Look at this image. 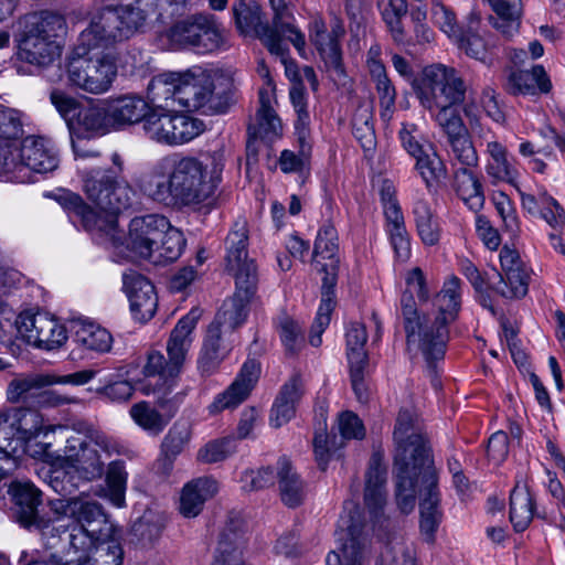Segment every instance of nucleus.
Wrapping results in <instances>:
<instances>
[{
  "label": "nucleus",
  "mask_w": 565,
  "mask_h": 565,
  "mask_svg": "<svg viewBox=\"0 0 565 565\" xmlns=\"http://www.w3.org/2000/svg\"><path fill=\"white\" fill-rule=\"evenodd\" d=\"M232 79L222 72L163 73L151 79L147 88L150 108L142 130L151 141L169 146L175 106L204 115L224 113L230 104Z\"/></svg>",
  "instance_id": "obj_1"
},
{
  "label": "nucleus",
  "mask_w": 565,
  "mask_h": 565,
  "mask_svg": "<svg viewBox=\"0 0 565 565\" xmlns=\"http://www.w3.org/2000/svg\"><path fill=\"white\" fill-rule=\"evenodd\" d=\"M65 438L63 454L45 456L51 460L50 487L57 493L70 494L79 481L92 482L106 475V488L102 497L114 507L124 508L128 473L124 461H109L119 452L117 443L97 429L76 430L62 434Z\"/></svg>",
  "instance_id": "obj_2"
},
{
  "label": "nucleus",
  "mask_w": 565,
  "mask_h": 565,
  "mask_svg": "<svg viewBox=\"0 0 565 565\" xmlns=\"http://www.w3.org/2000/svg\"><path fill=\"white\" fill-rule=\"evenodd\" d=\"M224 167L221 149L200 157L171 153L158 159L136 185L143 196L163 206H196L215 194Z\"/></svg>",
  "instance_id": "obj_3"
},
{
  "label": "nucleus",
  "mask_w": 565,
  "mask_h": 565,
  "mask_svg": "<svg viewBox=\"0 0 565 565\" xmlns=\"http://www.w3.org/2000/svg\"><path fill=\"white\" fill-rule=\"evenodd\" d=\"M60 202L70 218L78 221L98 244L111 250L116 262L135 258L149 260L152 249L169 227L166 216L148 214L132 218L126 235L118 226L117 214L120 211H97L73 192L62 195Z\"/></svg>",
  "instance_id": "obj_4"
},
{
  "label": "nucleus",
  "mask_w": 565,
  "mask_h": 565,
  "mask_svg": "<svg viewBox=\"0 0 565 565\" xmlns=\"http://www.w3.org/2000/svg\"><path fill=\"white\" fill-rule=\"evenodd\" d=\"M100 10L81 31L66 67L68 84L92 95L109 92L118 76L115 46L128 38Z\"/></svg>",
  "instance_id": "obj_5"
},
{
  "label": "nucleus",
  "mask_w": 565,
  "mask_h": 565,
  "mask_svg": "<svg viewBox=\"0 0 565 565\" xmlns=\"http://www.w3.org/2000/svg\"><path fill=\"white\" fill-rule=\"evenodd\" d=\"M393 436L396 504L402 513L408 514L415 508L413 473L431 469L434 465L413 409L398 412Z\"/></svg>",
  "instance_id": "obj_6"
},
{
  "label": "nucleus",
  "mask_w": 565,
  "mask_h": 565,
  "mask_svg": "<svg viewBox=\"0 0 565 565\" xmlns=\"http://www.w3.org/2000/svg\"><path fill=\"white\" fill-rule=\"evenodd\" d=\"M248 228L244 218L237 220L226 237V268L234 276L236 290L225 300L211 326L224 333L242 326L248 315V303L257 281L256 265L247 253Z\"/></svg>",
  "instance_id": "obj_7"
},
{
  "label": "nucleus",
  "mask_w": 565,
  "mask_h": 565,
  "mask_svg": "<svg viewBox=\"0 0 565 565\" xmlns=\"http://www.w3.org/2000/svg\"><path fill=\"white\" fill-rule=\"evenodd\" d=\"M461 302V281L456 276H449L434 297L433 312L424 315L422 324L408 327V350L422 353L431 370L434 363L445 355L449 338L448 327L458 319Z\"/></svg>",
  "instance_id": "obj_8"
},
{
  "label": "nucleus",
  "mask_w": 565,
  "mask_h": 565,
  "mask_svg": "<svg viewBox=\"0 0 565 565\" xmlns=\"http://www.w3.org/2000/svg\"><path fill=\"white\" fill-rule=\"evenodd\" d=\"M198 309L191 310L179 320L167 342V358L159 351L150 352L142 367L145 379L139 381L138 390L145 395L153 394L160 407L164 408L178 376L182 372L191 348V333L199 320Z\"/></svg>",
  "instance_id": "obj_9"
},
{
  "label": "nucleus",
  "mask_w": 565,
  "mask_h": 565,
  "mask_svg": "<svg viewBox=\"0 0 565 565\" xmlns=\"http://www.w3.org/2000/svg\"><path fill=\"white\" fill-rule=\"evenodd\" d=\"M19 25L17 43L20 61L44 68L60 57V39L67 31L62 14L52 11L29 13L20 20Z\"/></svg>",
  "instance_id": "obj_10"
},
{
  "label": "nucleus",
  "mask_w": 565,
  "mask_h": 565,
  "mask_svg": "<svg viewBox=\"0 0 565 565\" xmlns=\"http://www.w3.org/2000/svg\"><path fill=\"white\" fill-rule=\"evenodd\" d=\"M54 145L44 137L28 136L22 141L0 146V179L26 183L31 172L47 173L58 166Z\"/></svg>",
  "instance_id": "obj_11"
},
{
  "label": "nucleus",
  "mask_w": 565,
  "mask_h": 565,
  "mask_svg": "<svg viewBox=\"0 0 565 565\" xmlns=\"http://www.w3.org/2000/svg\"><path fill=\"white\" fill-rule=\"evenodd\" d=\"M419 103L429 111L435 108L459 106L466 99L467 85L459 72L441 63L426 66L413 81Z\"/></svg>",
  "instance_id": "obj_12"
},
{
  "label": "nucleus",
  "mask_w": 565,
  "mask_h": 565,
  "mask_svg": "<svg viewBox=\"0 0 565 565\" xmlns=\"http://www.w3.org/2000/svg\"><path fill=\"white\" fill-rule=\"evenodd\" d=\"M114 168H94L82 174L83 190L97 211H124L132 203L134 190L121 177L119 154H113Z\"/></svg>",
  "instance_id": "obj_13"
},
{
  "label": "nucleus",
  "mask_w": 565,
  "mask_h": 565,
  "mask_svg": "<svg viewBox=\"0 0 565 565\" xmlns=\"http://www.w3.org/2000/svg\"><path fill=\"white\" fill-rule=\"evenodd\" d=\"M56 431L62 435L68 429L62 425H44L42 415L33 408H13L0 414V454H4V465L11 470L17 467L13 455L22 443Z\"/></svg>",
  "instance_id": "obj_14"
},
{
  "label": "nucleus",
  "mask_w": 565,
  "mask_h": 565,
  "mask_svg": "<svg viewBox=\"0 0 565 565\" xmlns=\"http://www.w3.org/2000/svg\"><path fill=\"white\" fill-rule=\"evenodd\" d=\"M41 531L44 539L58 537L63 542L61 555L47 550H33L30 553L49 554L52 556L50 563L54 565H87L97 547L113 539L86 531V527L79 525L52 523L45 524L41 527ZM24 552L28 553L26 551Z\"/></svg>",
  "instance_id": "obj_15"
},
{
  "label": "nucleus",
  "mask_w": 565,
  "mask_h": 565,
  "mask_svg": "<svg viewBox=\"0 0 565 565\" xmlns=\"http://www.w3.org/2000/svg\"><path fill=\"white\" fill-rule=\"evenodd\" d=\"M185 0H136L130 4L107 7L103 11L108 15L109 22H114L129 39L146 22L156 17L164 22L184 9Z\"/></svg>",
  "instance_id": "obj_16"
},
{
  "label": "nucleus",
  "mask_w": 565,
  "mask_h": 565,
  "mask_svg": "<svg viewBox=\"0 0 565 565\" xmlns=\"http://www.w3.org/2000/svg\"><path fill=\"white\" fill-rule=\"evenodd\" d=\"M370 526L353 515H342L337 530L338 550L330 551L326 565H369L371 556Z\"/></svg>",
  "instance_id": "obj_17"
},
{
  "label": "nucleus",
  "mask_w": 565,
  "mask_h": 565,
  "mask_svg": "<svg viewBox=\"0 0 565 565\" xmlns=\"http://www.w3.org/2000/svg\"><path fill=\"white\" fill-rule=\"evenodd\" d=\"M167 36L177 47H191L198 53L217 50L223 41L217 25L206 15L198 14L178 20Z\"/></svg>",
  "instance_id": "obj_18"
},
{
  "label": "nucleus",
  "mask_w": 565,
  "mask_h": 565,
  "mask_svg": "<svg viewBox=\"0 0 565 565\" xmlns=\"http://www.w3.org/2000/svg\"><path fill=\"white\" fill-rule=\"evenodd\" d=\"M50 510L58 518L72 520L70 525L86 527V531L95 532L109 537L115 536V526L107 519L103 507L83 497L61 498L50 501Z\"/></svg>",
  "instance_id": "obj_19"
},
{
  "label": "nucleus",
  "mask_w": 565,
  "mask_h": 565,
  "mask_svg": "<svg viewBox=\"0 0 565 565\" xmlns=\"http://www.w3.org/2000/svg\"><path fill=\"white\" fill-rule=\"evenodd\" d=\"M386 477L387 471L383 463L382 456L374 454L365 473L363 500L371 519L372 531L380 537H382L391 526V521L384 513L387 502Z\"/></svg>",
  "instance_id": "obj_20"
},
{
  "label": "nucleus",
  "mask_w": 565,
  "mask_h": 565,
  "mask_svg": "<svg viewBox=\"0 0 565 565\" xmlns=\"http://www.w3.org/2000/svg\"><path fill=\"white\" fill-rule=\"evenodd\" d=\"M233 14L238 31L244 35H255L274 55H284L282 36L274 24L263 22L262 9L256 3L237 0Z\"/></svg>",
  "instance_id": "obj_21"
},
{
  "label": "nucleus",
  "mask_w": 565,
  "mask_h": 565,
  "mask_svg": "<svg viewBox=\"0 0 565 565\" xmlns=\"http://www.w3.org/2000/svg\"><path fill=\"white\" fill-rule=\"evenodd\" d=\"M415 495L419 493L420 531L426 542L431 543L441 520L438 508L437 475L435 468L413 473Z\"/></svg>",
  "instance_id": "obj_22"
},
{
  "label": "nucleus",
  "mask_w": 565,
  "mask_h": 565,
  "mask_svg": "<svg viewBox=\"0 0 565 565\" xmlns=\"http://www.w3.org/2000/svg\"><path fill=\"white\" fill-rule=\"evenodd\" d=\"M499 257L502 271H495L488 279L489 288L508 299L524 297L527 292L526 273L518 252L504 246Z\"/></svg>",
  "instance_id": "obj_23"
},
{
  "label": "nucleus",
  "mask_w": 565,
  "mask_h": 565,
  "mask_svg": "<svg viewBox=\"0 0 565 565\" xmlns=\"http://www.w3.org/2000/svg\"><path fill=\"white\" fill-rule=\"evenodd\" d=\"M345 30L343 23L334 19L330 30H327L326 23L321 19H315L310 23L309 39L319 52L328 70H333L339 74L343 73L342 50L340 41L344 36Z\"/></svg>",
  "instance_id": "obj_24"
},
{
  "label": "nucleus",
  "mask_w": 565,
  "mask_h": 565,
  "mask_svg": "<svg viewBox=\"0 0 565 565\" xmlns=\"http://www.w3.org/2000/svg\"><path fill=\"white\" fill-rule=\"evenodd\" d=\"M72 350L70 358L74 361L84 360L93 353H107L113 347V337L108 330L99 324L77 320L72 328Z\"/></svg>",
  "instance_id": "obj_25"
},
{
  "label": "nucleus",
  "mask_w": 565,
  "mask_h": 565,
  "mask_svg": "<svg viewBox=\"0 0 565 565\" xmlns=\"http://www.w3.org/2000/svg\"><path fill=\"white\" fill-rule=\"evenodd\" d=\"M478 136L484 139V173L489 182L493 185L508 183L516 186L520 172L508 147L495 138L486 139L481 132Z\"/></svg>",
  "instance_id": "obj_26"
},
{
  "label": "nucleus",
  "mask_w": 565,
  "mask_h": 565,
  "mask_svg": "<svg viewBox=\"0 0 565 565\" xmlns=\"http://www.w3.org/2000/svg\"><path fill=\"white\" fill-rule=\"evenodd\" d=\"M122 285L136 319L140 321L151 319L158 306L153 285L146 277L134 270L124 273Z\"/></svg>",
  "instance_id": "obj_27"
},
{
  "label": "nucleus",
  "mask_w": 565,
  "mask_h": 565,
  "mask_svg": "<svg viewBox=\"0 0 565 565\" xmlns=\"http://www.w3.org/2000/svg\"><path fill=\"white\" fill-rule=\"evenodd\" d=\"M49 385H52L51 375H20L13 379L8 385L7 396L12 403L24 402L33 397H39L41 403L52 406L68 403L66 397L56 395L51 391H42V388Z\"/></svg>",
  "instance_id": "obj_28"
},
{
  "label": "nucleus",
  "mask_w": 565,
  "mask_h": 565,
  "mask_svg": "<svg viewBox=\"0 0 565 565\" xmlns=\"http://www.w3.org/2000/svg\"><path fill=\"white\" fill-rule=\"evenodd\" d=\"M259 373L260 367L258 362L256 360H247L231 386L218 394L210 404V414H217L224 409L234 408L243 403L256 384Z\"/></svg>",
  "instance_id": "obj_29"
},
{
  "label": "nucleus",
  "mask_w": 565,
  "mask_h": 565,
  "mask_svg": "<svg viewBox=\"0 0 565 565\" xmlns=\"http://www.w3.org/2000/svg\"><path fill=\"white\" fill-rule=\"evenodd\" d=\"M243 522L231 520L220 535L213 565H246L242 558L245 546Z\"/></svg>",
  "instance_id": "obj_30"
},
{
  "label": "nucleus",
  "mask_w": 565,
  "mask_h": 565,
  "mask_svg": "<svg viewBox=\"0 0 565 565\" xmlns=\"http://www.w3.org/2000/svg\"><path fill=\"white\" fill-rule=\"evenodd\" d=\"M108 120L111 128L145 121L150 108V100L135 95H125L107 103Z\"/></svg>",
  "instance_id": "obj_31"
},
{
  "label": "nucleus",
  "mask_w": 565,
  "mask_h": 565,
  "mask_svg": "<svg viewBox=\"0 0 565 565\" xmlns=\"http://www.w3.org/2000/svg\"><path fill=\"white\" fill-rule=\"evenodd\" d=\"M274 102V88L269 84L259 89V108L256 114V122L249 127V131L255 137L273 141L281 136L282 122L273 108Z\"/></svg>",
  "instance_id": "obj_32"
},
{
  "label": "nucleus",
  "mask_w": 565,
  "mask_h": 565,
  "mask_svg": "<svg viewBox=\"0 0 565 565\" xmlns=\"http://www.w3.org/2000/svg\"><path fill=\"white\" fill-rule=\"evenodd\" d=\"M217 490V482L211 478H199L186 483L180 497V513L185 518L196 516L205 501L213 498Z\"/></svg>",
  "instance_id": "obj_33"
},
{
  "label": "nucleus",
  "mask_w": 565,
  "mask_h": 565,
  "mask_svg": "<svg viewBox=\"0 0 565 565\" xmlns=\"http://www.w3.org/2000/svg\"><path fill=\"white\" fill-rule=\"evenodd\" d=\"M224 332L217 326H210L198 360V367L202 375L214 373L222 361L232 350V345L223 341Z\"/></svg>",
  "instance_id": "obj_34"
},
{
  "label": "nucleus",
  "mask_w": 565,
  "mask_h": 565,
  "mask_svg": "<svg viewBox=\"0 0 565 565\" xmlns=\"http://www.w3.org/2000/svg\"><path fill=\"white\" fill-rule=\"evenodd\" d=\"M479 21L480 17L471 13L468 19L467 31L460 34V39L455 41V44L469 57L484 64H490L492 61L491 49L494 46V42L490 35L486 36L473 32Z\"/></svg>",
  "instance_id": "obj_35"
},
{
  "label": "nucleus",
  "mask_w": 565,
  "mask_h": 565,
  "mask_svg": "<svg viewBox=\"0 0 565 565\" xmlns=\"http://www.w3.org/2000/svg\"><path fill=\"white\" fill-rule=\"evenodd\" d=\"M452 188L463 203L472 211H479L484 203L482 184L472 168L456 167L452 171Z\"/></svg>",
  "instance_id": "obj_36"
},
{
  "label": "nucleus",
  "mask_w": 565,
  "mask_h": 565,
  "mask_svg": "<svg viewBox=\"0 0 565 565\" xmlns=\"http://www.w3.org/2000/svg\"><path fill=\"white\" fill-rule=\"evenodd\" d=\"M9 492L13 501L20 507V520L24 526L38 524V505L41 502V492L29 481H13Z\"/></svg>",
  "instance_id": "obj_37"
},
{
  "label": "nucleus",
  "mask_w": 565,
  "mask_h": 565,
  "mask_svg": "<svg viewBox=\"0 0 565 565\" xmlns=\"http://www.w3.org/2000/svg\"><path fill=\"white\" fill-rule=\"evenodd\" d=\"M497 18L491 19L495 28L507 39L519 32L521 18V0H488Z\"/></svg>",
  "instance_id": "obj_38"
},
{
  "label": "nucleus",
  "mask_w": 565,
  "mask_h": 565,
  "mask_svg": "<svg viewBox=\"0 0 565 565\" xmlns=\"http://www.w3.org/2000/svg\"><path fill=\"white\" fill-rule=\"evenodd\" d=\"M534 515V501L526 484L518 482L510 495V521L516 532L530 525Z\"/></svg>",
  "instance_id": "obj_39"
},
{
  "label": "nucleus",
  "mask_w": 565,
  "mask_h": 565,
  "mask_svg": "<svg viewBox=\"0 0 565 565\" xmlns=\"http://www.w3.org/2000/svg\"><path fill=\"white\" fill-rule=\"evenodd\" d=\"M413 214L422 242L428 246L436 245L440 238V226L423 194L415 199Z\"/></svg>",
  "instance_id": "obj_40"
},
{
  "label": "nucleus",
  "mask_w": 565,
  "mask_h": 565,
  "mask_svg": "<svg viewBox=\"0 0 565 565\" xmlns=\"http://www.w3.org/2000/svg\"><path fill=\"white\" fill-rule=\"evenodd\" d=\"M129 415L139 428L149 435L158 436L167 427L173 414L167 416L150 402L141 401L130 407Z\"/></svg>",
  "instance_id": "obj_41"
},
{
  "label": "nucleus",
  "mask_w": 565,
  "mask_h": 565,
  "mask_svg": "<svg viewBox=\"0 0 565 565\" xmlns=\"http://www.w3.org/2000/svg\"><path fill=\"white\" fill-rule=\"evenodd\" d=\"M377 8L392 40L397 44L406 42L402 19L408 11L407 0H379Z\"/></svg>",
  "instance_id": "obj_42"
},
{
  "label": "nucleus",
  "mask_w": 565,
  "mask_h": 565,
  "mask_svg": "<svg viewBox=\"0 0 565 565\" xmlns=\"http://www.w3.org/2000/svg\"><path fill=\"white\" fill-rule=\"evenodd\" d=\"M274 11L273 24L281 36L289 40L300 55L306 49L305 34L296 26L295 18L286 9L285 0H269Z\"/></svg>",
  "instance_id": "obj_43"
},
{
  "label": "nucleus",
  "mask_w": 565,
  "mask_h": 565,
  "mask_svg": "<svg viewBox=\"0 0 565 565\" xmlns=\"http://www.w3.org/2000/svg\"><path fill=\"white\" fill-rule=\"evenodd\" d=\"M185 246L183 234L175 227L169 224V227L163 232L158 241V245L152 249V255L149 258L154 265H163L177 260Z\"/></svg>",
  "instance_id": "obj_44"
},
{
  "label": "nucleus",
  "mask_w": 565,
  "mask_h": 565,
  "mask_svg": "<svg viewBox=\"0 0 565 565\" xmlns=\"http://www.w3.org/2000/svg\"><path fill=\"white\" fill-rule=\"evenodd\" d=\"M278 477L282 502L290 508L299 505L305 495L303 486L286 458L278 461Z\"/></svg>",
  "instance_id": "obj_45"
},
{
  "label": "nucleus",
  "mask_w": 565,
  "mask_h": 565,
  "mask_svg": "<svg viewBox=\"0 0 565 565\" xmlns=\"http://www.w3.org/2000/svg\"><path fill=\"white\" fill-rule=\"evenodd\" d=\"M175 134L170 135L169 147L188 143L204 131V124L198 118L185 115L179 106H175L172 127Z\"/></svg>",
  "instance_id": "obj_46"
},
{
  "label": "nucleus",
  "mask_w": 565,
  "mask_h": 565,
  "mask_svg": "<svg viewBox=\"0 0 565 565\" xmlns=\"http://www.w3.org/2000/svg\"><path fill=\"white\" fill-rule=\"evenodd\" d=\"M510 85L513 93L521 94H534L535 88L543 93H547L551 89V82L541 65L534 66L531 71L513 73L510 76Z\"/></svg>",
  "instance_id": "obj_47"
},
{
  "label": "nucleus",
  "mask_w": 565,
  "mask_h": 565,
  "mask_svg": "<svg viewBox=\"0 0 565 565\" xmlns=\"http://www.w3.org/2000/svg\"><path fill=\"white\" fill-rule=\"evenodd\" d=\"M415 169L424 181L428 191L447 175V167L439 154L431 148V152H422L414 158Z\"/></svg>",
  "instance_id": "obj_48"
},
{
  "label": "nucleus",
  "mask_w": 565,
  "mask_h": 565,
  "mask_svg": "<svg viewBox=\"0 0 565 565\" xmlns=\"http://www.w3.org/2000/svg\"><path fill=\"white\" fill-rule=\"evenodd\" d=\"M192 437V423L189 419H178L168 430L161 445L163 455L170 461L179 456L189 445Z\"/></svg>",
  "instance_id": "obj_49"
},
{
  "label": "nucleus",
  "mask_w": 565,
  "mask_h": 565,
  "mask_svg": "<svg viewBox=\"0 0 565 565\" xmlns=\"http://www.w3.org/2000/svg\"><path fill=\"white\" fill-rule=\"evenodd\" d=\"M311 143H298V150L285 149L278 158V167L282 173L302 175L309 172L311 160Z\"/></svg>",
  "instance_id": "obj_50"
},
{
  "label": "nucleus",
  "mask_w": 565,
  "mask_h": 565,
  "mask_svg": "<svg viewBox=\"0 0 565 565\" xmlns=\"http://www.w3.org/2000/svg\"><path fill=\"white\" fill-rule=\"evenodd\" d=\"M353 135L365 151L375 147V131L373 127V113L370 104L358 107L352 119Z\"/></svg>",
  "instance_id": "obj_51"
},
{
  "label": "nucleus",
  "mask_w": 565,
  "mask_h": 565,
  "mask_svg": "<svg viewBox=\"0 0 565 565\" xmlns=\"http://www.w3.org/2000/svg\"><path fill=\"white\" fill-rule=\"evenodd\" d=\"M386 223V231L390 236L395 257L401 262H406L411 257V243L405 228L404 217L397 216L394 211H391Z\"/></svg>",
  "instance_id": "obj_52"
},
{
  "label": "nucleus",
  "mask_w": 565,
  "mask_h": 565,
  "mask_svg": "<svg viewBox=\"0 0 565 565\" xmlns=\"http://www.w3.org/2000/svg\"><path fill=\"white\" fill-rule=\"evenodd\" d=\"M75 122L87 132L105 134L111 128L108 120V108L98 105L82 107Z\"/></svg>",
  "instance_id": "obj_53"
},
{
  "label": "nucleus",
  "mask_w": 565,
  "mask_h": 565,
  "mask_svg": "<svg viewBox=\"0 0 565 565\" xmlns=\"http://www.w3.org/2000/svg\"><path fill=\"white\" fill-rule=\"evenodd\" d=\"M67 339L68 333L65 326L55 317L46 313L36 349L53 351L63 347Z\"/></svg>",
  "instance_id": "obj_54"
},
{
  "label": "nucleus",
  "mask_w": 565,
  "mask_h": 565,
  "mask_svg": "<svg viewBox=\"0 0 565 565\" xmlns=\"http://www.w3.org/2000/svg\"><path fill=\"white\" fill-rule=\"evenodd\" d=\"M46 313L22 312L14 320L18 337L36 349Z\"/></svg>",
  "instance_id": "obj_55"
},
{
  "label": "nucleus",
  "mask_w": 565,
  "mask_h": 565,
  "mask_svg": "<svg viewBox=\"0 0 565 565\" xmlns=\"http://www.w3.org/2000/svg\"><path fill=\"white\" fill-rule=\"evenodd\" d=\"M434 119L447 137V142L468 132L457 106L435 108Z\"/></svg>",
  "instance_id": "obj_56"
},
{
  "label": "nucleus",
  "mask_w": 565,
  "mask_h": 565,
  "mask_svg": "<svg viewBox=\"0 0 565 565\" xmlns=\"http://www.w3.org/2000/svg\"><path fill=\"white\" fill-rule=\"evenodd\" d=\"M448 146L454 164L467 168L478 167L479 154L468 132L448 141Z\"/></svg>",
  "instance_id": "obj_57"
},
{
  "label": "nucleus",
  "mask_w": 565,
  "mask_h": 565,
  "mask_svg": "<svg viewBox=\"0 0 565 565\" xmlns=\"http://www.w3.org/2000/svg\"><path fill=\"white\" fill-rule=\"evenodd\" d=\"M345 338L349 363H367V355L364 349L367 334L364 324L352 322L347 330Z\"/></svg>",
  "instance_id": "obj_58"
},
{
  "label": "nucleus",
  "mask_w": 565,
  "mask_h": 565,
  "mask_svg": "<svg viewBox=\"0 0 565 565\" xmlns=\"http://www.w3.org/2000/svg\"><path fill=\"white\" fill-rule=\"evenodd\" d=\"M377 565H417L414 550L402 539H395L385 545Z\"/></svg>",
  "instance_id": "obj_59"
},
{
  "label": "nucleus",
  "mask_w": 565,
  "mask_h": 565,
  "mask_svg": "<svg viewBox=\"0 0 565 565\" xmlns=\"http://www.w3.org/2000/svg\"><path fill=\"white\" fill-rule=\"evenodd\" d=\"M334 302L331 298L330 290L322 292L320 306L318 308L315 321L311 327L309 342L313 347H319L322 342L321 335L330 323V315L333 310Z\"/></svg>",
  "instance_id": "obj_60"
},
{
  "label": "nucleus",
  "mask_w": 565,
  "mask_h": 565,
  "mask_svg": "<svg viewBox=\"0 0 565 565\" xmlns=\"http://www.w3.org/2000/svg\"><path fill=\"white\" fill-rule=\"evenodd\" d=\"M338 232L335 227L330 224H323L316 237L313 257H321L322 259H333L338 252Z\"/></svg>",
  "instance_id": "obj_61"
},
{
  "label": "nucleus",
  "mask_w": 565,
  "mask_h": 565,
  "mask_svg": "<svg viewBox=\"0 0 565 565\" xmlns=\"http://www.w3.org/2000/svg\"><path fill=\"white\" fill-rule=\"evenodd\" d=\"M280 339L289 353H296L303 345L301 327L291 317L282 315L278 318Z\"/></svg>",
  "instance_id": "obj_62"
},
{
  "label": "nucleus",
  "mask_w": 565,
  "mask_h": 565,
  "mask_svg": "<svg viewBox=\"0 0 565 565\" xmlns=\"http://www.w3.org/2000/svg\"><path fill=\"white\" fill-rule=\"evenodd\" d=\"M433 21L439 30L445 33L454 43L460 39L463 32L458 25L455 13L444 4L436 3L433 7Z\"/></svg>",
  "instance_id": "obj_63"
},
{
  "label": "nucleus",
  "mask_w": 565,
  "mask_h": 565,
  "mask_svg": "<svg viewBox=\"0 0 565 565\" xmlns=\"http://www.w3.org/2000/svg\"><path fill=\"white\" fill-rule=\"evenodd\" d=\"M50 99L63 119L68 125H72L82 108L78 100L60 89H54L50 95Z\"/></svg>",
  "instance_id": "obj_64"
}]
</instances>
